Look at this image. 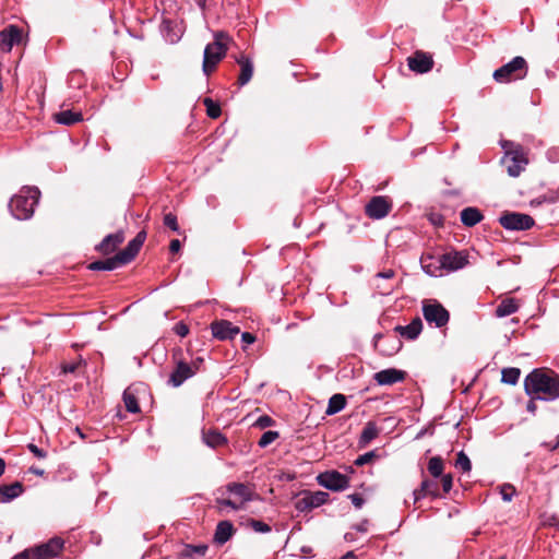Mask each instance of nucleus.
Wrapping results in <instances>:
<instances>
[{
    "label": "nucleus",
    "mask_w": 559,
    "mask_h": 559,
    "mask_svg": "<svg viewBox=\"0 0 559 559\" xmlns=\"http://www.w3.org/2000/svg\"><path fill=\"white\" fill-rule=\"evenodd\" d=\"M521 371L519 368H504L501 372V381L507 384L514 385L520 379Z\"/></svg>",
    "instance_id": "72a5a7b5"
},
{
    "label": "nucleus",
    "mask_w": 559,
    "mask_h": 559,
    "mask_svg": "<svg viewBox=\"0 0 559 559\" xmlns=\"http://www.w3.org/2000/svg\"><path fill=\"white\" fill-rule=\"evenodd\" d=\"M341 559H349V551H347L346 554H344V555L342 556V558H341Z\"/></svg>",
    "instance_id": "69168bd1"
},
{
    "label": "nucleus",
    "mask_w": 559,
    "mask_h": 559,
    "mask_svg": "<svg viewBox=\"0 0 559 559\" xmlns=\"http://www.w3.org/2000/svg\"><path fill=\"white\" fill-rule=\"evenodd\" d=\"M31 471L37 475H41L43 474V471H39V469H35V468H31Z\"/></svg>",
    "instance_id": "0e129e2a"
},
{
    "label": "nucleus",
    "mask_w": 559,
    "mask_h": 559,
    "mask_svg": "<svg viewBox=\"0 0 559 559\" xmlns=\"http://www.w3.org/2000/svg\"><path fill=\"white\" fill-rule=\"evenodd\" d=\"M22 492L23 486L19 481L0 487L2 502H10L11 500L17 498Z\"/></svg>",
    "instance_id": "393cba45"
},
{
    "label": "nucleus",
    "mask_w": 559,
    "mask_h": 559,
    "mask_svg": "<svg viewBox=\"0 0 559 559\" xmlns=\"http://www.w3.org/2000/svg\"><path fill=\"white\" fill-rule=\"evenodd\" d=\"M428 471L433 477H439L443 472V462L440 456H431L428 463Z\"/></svg>",
    "instance_id": "4c0bfd02"
},
{
    "label": "nucleus",
    "mask_w": 559,
    "mask_h": 559,
    "mask_svg": "<svg viewBox=\"0 0 559 559\" xmlns=\"http://www.w3.org/2000/svg\"><path fill=\"white\" fill-rule=\"evenodd\" d=\"M406 372L395 368H388L374 373V381L379 385H392L405 379Z\"/></svg>",
    "instance_id": "f3484780"
},
{
    "label": "nucleus",
    "mask_w": 559,
    "mask_h": 559,
    "mask_svg": "<svg viewBox=\"0 0 559 559\" xmlns=\"http://www.w3.org/2000/svg\"><path fill=\"white\" fill-rule=\"evenodd\" d=\"M56 122L64 126H71L82 120L81 112H74L72 110H62L53 115Z\"/></svg>",
    "instance_id": "cd10ccee"
},
{
    "label": "nucleus",
    "mask_w": 559,
    "mask_h": 559,
    "mask_svg": "<svg viewBox=\"0 0 559 559\" xmlns=\"http://www.w3.org/2000/svg\"><path fill=\"white\" fill-rule=\"evenodd\" d=\"M175 361V369L171 372L168 383L173 386H180L186 380L192 378L203 364V358L197 357L191 362L185 361L181 357V350L178 349L173 355Z\"/></svg>",
    "instance_id": "39448f33"
},
{
    "label": "nucleus",
    "mask_w": 559,
    "mask_h": 559,
    "mask_svg": "<svg viewBox=\"0 0 559 559\" xmlns=\"http://www.w3.org/2000/svg\"><path fill=\"white\" fill-rule=\"evenodd\" d=\"M39 190L37 188L24 187L10 202V210L17 219H27L33 215L34 207L38 202Z\"/></svg>",
    "instance_id": "7ed1b4c3"
},
{
    "label": "nucleus",
    "mask_w": 559,
    "mask_h": 559,
    "mask_svg": "<svg viewBox=\"0 0 559 559\" xmlns=\"http://www.w3.org/2000/svg\"><path fill=\"white\" fill-rule=\"evenodd\" d=\"M174 331L176 334H178L181 337H185L189 333V328L183 322H179L175 325Z\"/></svg>",
    "instance_id": "3c124183"
},
{
    "label": "nucleus",
    "mask_w": 559,
    "mask_h": 559,
    "mask_svg": "<svg viewBox=\"0 0 559 559\" xmlns=\"http://www.w3.org/2000/svg\"><path fill=\"white\" fill-rule=\"evenodd\" d=\"M11 559H31L29 556L27 555L26 550H23L21 551L20 554L15 555L13 558Z\"/></svg>",
    "instance_id": "bf43d9fd"
},
{
    "label": "nucleus",
    "mask_w": 559,
    "mask_h": 559,
    "mask_svg": "<svg viewBox=\"0 0 559 559\" xmlns=\"http://www.w3.org/2000/svg\"><path fill=\"white\" fill-rule=\"evenodd\" d=\"M78 366H79V364H76V362L63 364L62 371H63V373H72L76 370Z\"/></svg>",
    "instance_id": "864d4df0"
},
{
    "label": "nucleus",
    "mask_w": 559,
    "mask_h": 559,
    "mask_svg": "<svg viewBox=\"0 0 559 559\" xmlns=\"http://www.w3.org/2000/svg\"><path fill=\"white\" fill-rule=\"evenodd\" d=\"M374 347L382 354L391 356L401 348V342L395 336L384 337L376 334L373 337Z\"/></svg>",
    "instance_id": "6ab92c4d"
},
{
    "label": "nucleus",
    "mask_w": 559,
    "mask_h": 559,
    "mask_svg": "<svg viewBox=\"0 0 559 559\" xmlns=\"http://www.w3.org/2000/svg\"><path fill=\"white\" fill-rule=\"evenodd\" d=\"M317 479L322 487L330 490L343 489L347 484L346 477L335 471L321 473Z\"/></svg>",
    "instance_id": "2eb2a0df"
},
{
    "label": "nucleus",
    "mask_w": 559,
    "mask_h": 559,
    "mask_svg": "<svg viewBox=\"0 0 559 559\" xmlns=\"http://www.w3.org/2000/svg\"><path fill=\"white\" fill-rule=\"evenodd\" d=\"M438 262L441 264L442 270L455 272L468 264V255L463 251L448 252L442 254Z\"/></svg>",
    "instance_id": "f8f14e48"
},
{
    "label": "nucleus",
    "mask_w": 559,
    "mask_h": 559,
    "mask_svg": "<svg viewBox=\"0 0 559 559\" xmlns=\"http://www.w3.org/2000/svg\"><path fill=\"white\" fill-rule=\"evenodd\" d=\"M211 330L213 335L218 340L233 338L239 333V328L226 320L214 321L211 324Z\"/></svg>",
    "instance_id": "a211bd4d"
},
{
    "label": "nucleus",
    "mask_w": 559,
    "mask_h": 559,
    "mask_svg": "<svg viewBox=\"0 0 559 559\" xmlns=\"http://www.w3.org/2000/svg\"><path fill=\"white\" fill-rule=\"evenodd\" d=\"M423 330V322L419 317L412 320V322L405 326L397 325L395 331L407 340H415L418 337Z\"/></svg>",
    "instance_id": "4be33fe9"
},
{
    "label": "nucleus",
    "mask_w": 559,
    "mask_h": 559,
    "mask_svg": "<svg viewBox=\"0 0 559 559\" xmlns=\"http://www.w3.org/2000/svg\"><path fill=\"white\" fill-rule=\"evenodd\" d=\"M227 40L228 36L223 32H218L214 35V41L205 47L202 64L205 75H211L226 56L228 50Z\"/></svg>",
    "instance_id": "20e7f679"
},
{
    "label": "nucleus",
    "mask_w": 559,
    "mask_h": 559,
    "mask_svg": "<svg viewBox=\"0 0 559 559\" xmlns=\"http://www.w3.org/2000/svg\"><path fill=\"white\" fill-rule=\"evenodd\" d=\"M502 147L506 151L502 164L506 166L508 174L511 177L520 176L528 163L523 148L507 141L502 143Z\"/></svg>",
    "instance_id": "423d86ee"
},
{
    "label": "nucleus",
    "mask_w": 559,
    "mask_h": 559,
    "mask_svg": "<svg viewBox=\"0 0 559 559\" xmlns=\"http://www.w3.org/2000/svg\"><path fill=\"white\" fill-rule=\"evenodd\" d=\"M239 64H240V68H241V71H240V75H239V83L241 85H245L247 84L251 78H252V74H253V66H252V62L248 59V58H241L240 60H238Z\"/></svg>",
    "instance_id": "c756f323"
},
{
    "label": "nucleus",
    "mask_w": 559,
    "mask_h": 559,
    "mask_svg": "<svg viewBox=\"0 0 559 559\" xmlns=\"http://www.w3.org/2000/svg\"><path fill=\"white\" fill-rule=\"evenodd\" d=\"M455 466L463 472H469L472 468V463L469 461V456H457L455 462Z\"/></svg>",
    "instance_id": "de8ad7c7"
},
{
    "label": "nucleus",
    "mask_w": 559,
    "mask_h": 559,
    "mask_svg": "<svg viewBox=\"0 0 559 559\" xmlns=\"http://www.w3.org/2000/svg\"><path fill=\"white\" fill-rule=\"evenodd\" d=\"M234 534V526L229 521H222L217 524L214 534V542L218 545L227 543Z\"/></svg>",
    "instance_id": "5701e85b"
},
{
    "label": "nucleus",
    "mask_w": 559,
    "mask_h": 559,
    "mask_svg": "<svg viewBox=\"0 0 559 559\" xmlns=\"http://www.w3.org/2000/svg\"><path fill=\"white\" fill-rule=\"evenodd\" d=\"M526 409H527L530 413H532V414H534V413H535V411H536L535 400H533V399H532V400L527 403V405H526Z\"/></svg>",
    "instance_id": "13d9d810"
},
{
    "label": "nucleus",
    "mask_w": 559,
    "mask_h": 559,
    "mask_svg": "<svg viewBox=\"0 0 559 559\" xmlns=\"http://www.w3.org/2000/svg\"><path fill=\"white\" fill-rule=\"evenodd\" d=\"M329 498V493L324 491H305L302 497L296 501V509L305 512L323 506Z\"/></svg>",
    "instance_id": "9b49d317"
},
{
    "label": "nucleus",
    "mask_w": 559,
    "mask_h": 559,
    "mask_svg": "<svg viewBox=\"0 0 559 559\" xmlns=\"http://www.w3.org/2000/svg\"><path fill=\"white\" fill-rule=\"evenodd\" d=\"M526 74V61L523 57H514L510 62L503 64L493 72V79L498 83H509L513 80L523 79Z\"/></svg>",
    "instance_id": "0eeeda50"
},
{
    "label": "nucleus",
    "mask_w": 559,
    "mask_h": 559,
    "mask_svg": "<svg viewBox=\"0 0 559 559\" xmlns=\"http://www.w3.org/2000/svg\"><path fill=\"white\" fill-rule=\"evenodd\" d=\"M249 524L257 533L265 534L271 532V526L262 521L251 520Z\"/></svg>",
    "instance_id": "a18cd8bd"
},
{
    "label": "nucleus",
    "mask_w": 559,
    "mask_h": 559,
    "mask_svg": "<svg viewBox=\"0 0 559 559\" xmlns=\"http://www.w3.org/2000/svg\"><path fill=\"white\" fill-rule=\"evenodd\" d=\"M519 309V304L514 298L503 299L498 307L496 308V316L499 318H503L516 312Z\"/></svg>",
    "instance_id": "a878e982"
},
{
    "label": "nucleus",
    "mask_w": 559,
    "mask_h": 559,
    "mask_svg": "<svg viewBox=\"0 0 559 559\" xmlns=\"http://www.w3.org/2000/svg\"><path fill=\"white\" fill-rule=\"evenodd\" d=\"M441 484H442L443 491L445 493H448L451 490L452 484H453L452 475L451 474L443 475L441 478Z\"/></svg>",
    "instance_id": "8fccbe9b"
},
{
    "label": "nucleus",
    "mask_w": 559,
    "mask_h": 559,
    "mask_svg": "<svg viewBox=\"0 0 559 559\" xmlns=\"http://www.w3.org/2000/svg\"><path fill=\"white\" fill-rule=\"evenodd\" d=\"M28 449H29V451H31V452H33L34 454H40V453H39V451H38V449H37V447H36V445H34V444H29V445H28Z\"/></svg>",
    "instance_id": "052dcab7"
},
{
    "label": "nucleus",
    "mask_w": 559,
    "mask_h": 559,
    "mask_svg": "<svg viewBox=\"0 0 559 559\" xmlns=\"http://www.w3.org/2000/svg\"><path fill=\"white\" fill-rule=\"evenodd\" d=\"M124 240L122 231L108 235L97 247L98 251L103 254H109L114 252L120 243Z\"/></svg>",
    "instance_id": "412c9836"
},
{
    "label": "nucleus",
    "mask_w": 559,
    "mask_h": 559,
    "mask_svg": "<svg viewBox=\"0 0 559 559\" xmlns=\"http://www.w3.org/2000/svg\"><path fill=\"white\" fill-rule=\"evenodd\" d=\"M483 214L477 207H465L461 212V222L467 227H473L483 219Z\"/></svg>",
    "instance_id": "b1692460"
},
{
    "label": "nucleus",
    "mask_w": 559,
    "mask_h": 559,
    "mask_svg": "<svg viewBox=\"0 0 559 559\" xmlns=\"http://www.w3.org/2000/svg\"><path fill=\"white\" fill-rule=\"evenodd\" d=\"M205 107H206V114L209 117L216 119L221 116V107L217 103L212 100L211 98L206 97L203 100Z\"/></svg>",
    "instance_id": "ea45409f"
},
{
    "label": "nucleus",
    "mask_w": 559,
    "mask_h": 559,
    "mask_svg": "<svg viewBox=\"0 0 559 559\" xmlns=\"http://www.w3.org/2000/svg\"><path fill=\"white\" fill-rule=\"evenodd\" d=\"M346 405V396L343 394H334L328 404V408L325 411L326 415H333L342 411Z\"/></svg>",
    "instance_id": "7c9ffc66"
},
{
    "label": "nucleus",
    "mask_w": 559,
    "mask_h": 559,
    "mask_svg": "<svg viewBox=\"0 0 559 559\" xmlns=\"http://www.w3.org/2000/svg\"><path fill=\"white\" fill-rule=\"evenodd\" d=\"M229 493L234 495L236 499L243 506L246 502L252 500V490L245 484L230 483L226 486Z\"/></svg>",
    "instance_id": "aec40b11"
},
{
    "label": "nucleus",
    "mask_w": 559,
    "mask_h": 559,
    "mask_svg": "<svg viewBox=\"0 0 559 559\" xmlns=\"http://www.w3.org/2000/svg\"><path fill=\"white\" fill-rule=\"evenodd\" d=\"M391 202L385 197H373L366 205V214L373 219L385 217L391 211Z\"/></svg>",
    "instance_id": "4468645a"
},
{
    "label": "nucleus",
    "mask_w": 559,
    "mask_h": 559,
    "mask_svg": "<svg viewBox=\"0 0 559 559\" xmlns=\"http://www.w3.org/2000/svg\"><path fill=\"white\" fill-rule=\"evenodd\" d=\"M216 503L221 509L230 508L233 510H240L243 507L237 499L217 498Z\"/></svg>",
    "instance_id": "a19ab883"
},
{
    "label": "nucleus",
    "mask_w": 559,
    "mask_h": 559,
    "mask_svg": "<svg viewBox=\"0 0 559 559\" xmlns=\"http://www.w3.org/2000/svg\"><path fill=\"white\" fill-rule=\"evenodd\" d=\"M499 223L508 230H527L533 227L534 219L524 213L508 212L499 217Z\"/></svg>",
    "instance_id": "1a4fd4ad"
},
{
    "label": "nucleus",
    "mask_w": 559,
    "mask_h": 559,
    "mask_svg": "<svg viewBox=\"0 0 559 559\" xmlns=\"http://www.w3.org/2000/svg\"><path fill=\"white\" fill-rule=\"evenodd\" d=\"M500 493L502 499L507 502L512 500L513 495L515 493V488L511 484H503L500 487Z\"/></svg>",
    "instance_id": "c03bdc74"
},
{
    "label": "nucleus",
    "mask_w": 559,
    "mask_h": 559,
    "mask_svg": "<svg viewBox=\"0 0 559 559\" xmlns=\"http://www.w3.org/2000/svg\"><path fill=\"white\" fill-rule=\"evenodd\" d=\"M146 238L145 231H140L127 246L126 249L118 252L115 257L104 261H95L90 264L91 270H107L111 271L120 265L127 264L132 261L139 253Z\"/></svg>",
    "instance_id": "f03ea898"
},
{
    "label": "nucleus",
    "mask_w": 559,
    "mask_h": 559,
    "mask_svg": "<svg viewBox=\"0 0 559 559\" xmlns=\"http://www.w3.org/2000/svg\"><path fill=\"white\" fill-rule=\"evenodd\" d=\"M423 314L429 324H435L437 328L444 326L450 319L449 311L435 299L423 301Z\"/></svg>",
    "instance_id": "6e6552de"
},
{
    "label": "nucleus",
    "mask_w": 559,
    "mask_h": 559,
    "mask_svg": "<svg viewBox=\"0 0 559 559\" xmlns=\"http://www.w3.org/2000/svg\"><path fill=\"white\" fill-rule=\"evenodd\" d=\"M407 62L409 69L417 73H426L430 71L433 66L431 56L423 51H416L407 59Z\"/></svg>",
    "instance_id": "dca6fc26"
},
{
    "label": "nucleus",
    "mask_w": 559,
    "mask_h": 559,
    "mask_svg": "<svg viewBox=\"0 0 559 559\" xmlns=\"http://www.w3.org/2000/svg\"><path fill=\"white\" fill-rule=\"evenodd\" d=\"M241 340L245 344L250 345L255 341V337L251 333L245 332L241 335Z\"/></svg>",
    "instance_id": "5fc2aeb1"
},
{
    "label": "nucleus",
    "mask_w": 559,
    "mask_h": 559,
    "mask_svg": "<svg viewBox=\"0 0 559 559\" xmlns=\"http://www.w3.org/2000/svg\"><path fill=\"white\" fill-rule=\"evenodd\" d=\"M204 440L213 449L218 448L226 442V439L216 431L205 433Z\"/></svg>",
    "instance_id": "58836bf2"
},
{
    "label": "nucleus",
    "mask_w": 559,
    "mask_h": 559,
    "mask_svg": "<svg viewBox=\"0 0 559 559\" xmlns=\"http://www.w3.org/2000/svg\"><path fill=\"white\" fill-rule=\"evenodd\" d=\"M376 456H358L357 460L354 462L357 466H362L365 464H368L374 459Z\"/></svg>",
    "instance_id": "603ef678"
},
{
    "label": "nucleus",
    "mask_w": 559,
    "mask_h": 559,
    "mask_svg": "<svg viewBox=\"0 0 559 559\" xmlns=\"http://www.w3.org/2000/svg\"><path fill=\"white\" fill-rule=\"evenodd\" d=\"M278 436L280 435L277 431L269 430L261 436V438L258 441V444L261 448H265L266 445L274 442L278 438Z\"/></svg>",
    "instance_id": "79ce46f5"
},
{
    "label": "nucleus",
    "mask_w": 559,
    "mask_h": 559,
    "mask_svg": "<svg viewBox=\"0 0 559 559\" xmlns=\"http://www.w3.org/2000/svg\"><path fill=\"white\" fill-rule=\"evenodd\" d=\"M558 447H559V436H558V439H557L556 443H555V444H552L551 447H549L547 450H549V451H554V450H556Z\"/></svg>",
    "instance_id": "e2e57ef3"
},
{
    "label": "nucleus",
    "mask_w": 559,
    "mask_h": 559,
    "mask_svg": "<svg viewBox=\"0 0 559 559\" xmlns=\"http://www.w3.org/2000/svg\"><path fill=\"white\" fill-rule=\"evenodd\" d=\"M31 559H50L45 544L25 549Z\"/></svg>",
    "instance_id": "c9c22d12"
},
{
    "label": "nucleus",
    "mask_w": 559,
    "mask_h": 559,
    "mask_svg": "<svg viewBox=\"0 0 559 559\" xmlns=\"http://www.w3.org/2000/svg\"><path fill=\"white\" fill-rule=\"evenodd\" d=\"M370 495L367 493H352V504L355 506V508L360 509L369 499Z\"/></svg>",
    "instance_id": "49530a36"
},
{
    "label": "nucleus",
    "mask_w": 559,
    "mask_h": 559,
    "mask_svg": "<svg viewBox=\"0 0 559 559\" xmlns=\"http://www.w3.org/2000/svg\"><path fill=\"white\" fill-rule=\"evenodd\" d=\"M123 402L126 408L131 413H139L140 407L138 404V399L135 394L133 393L131 388H128L123 393Z\"/></svg>",
    "instance_id": "473e14b6"
},
{
    "label": "nucleus",
    "mask_w": 559,
    "mask_h": 559,
    "mask_svg": "<svg viewBox=\"0 0 559 559\" xmlns=\"http://www.w3.org/2000/svg\"><path fill=\"white\" fill-rule=\"evenodd\" d=\"M180 247H181V243L178 239H173L170 241V245H169V250L173 252V253H176L180 250Z\"/></svg>",
    "instance_id": "6e6d98bb"
},
{
    "label": "nucleus",
    "mask_w": 559,
    "mask_h": 559,
    "mask_svg": "<svg viewBox=\"0 0 559 559\" xmlns=\"http://www.w3.org/2000/svg\"><path fill=\"white\" fill-rule=\"evenodd\" d=\"M23 38V31L20 27L9 25L0 32V49L9 52L13 46L22 44Z\"/></svg>",
    "instance_id": "ddd939ff"
},
{
    "label": "nucleus",
    "mask_w": 559,
    "mask_h": 559,
    "mask_svg": "<svg viewBox=\"0 0 559 559\" xmlns=\"http://www.w3.org/2000/svg\"><path fill=\"white\" fill-rule=\"evenodd\" d=\"M372 285L374 290L381 296H389L393 293L397 283L395 272L392 269L384 270L373 276Z\"/></svg>",
    "instance_id": "9d476101"
},
{
    "label": "nucleus",
    "mask_w": 559,
    "mask_h": 559,
    "mask_svg": "<svg viewBox=\"0 0 559 559\" xmlns=\"http://www.w3.org/2000/svg\"><path fill=\"white\" fill-rule=\"evenodd\" d=\"M524 390L533 400L555 401L559 397V374L552 370L534 369L524 379Z\"/></svg>",
    "instance_id": "f257e3e1"
},
{
    "label": "nucleus",
    "mask_w": 559,
    "mask_h": 559,
    "mask_svg": "<svg viewBox=\"0 0 559 559\" xmlns=\"http://www.w3.org/2000/svg\"><path fill=\"white\" fill-rule=\"evenodd\" d=\"M275 424L274 419L267 415L260 416L254 423L253 427L259 429H265L272 427Z\"/></svg>",
    "instance_id": "37998d69"
},
{
    "label": "nucleus",
    "mask_w": 559,
    "mask_h": 559,
    "mask_svg": "<svg viewBox=\"0 0 559 559\" xmlns=\"http://www.w3.org/2000/svg\"><path fill=\"white\" fill-rule=\"evenodd\" d=\"M209 547L204 544L202 545H187L181 552L182 557L193 558L194 556L202 557L206 554Z\"/></svg>",
    "instance_id": "f704fd0d"
},
{
    "label": "nucleus",
    "mask_w": 559,
    "mask_h": 559,
    "mask_svg": "<svg viewBox=\"0 0 559 559\" xmlns=\"http://www.w3.org/2000/svg\"><path fill=\"white\" fill-rule=\"evenodd\" d=\"M378 436V428L374 423L369 421L358 440L359 449L367 447Z\"/></svg>",
    "instance_id": "c85d7f7f"
},
{
    "label": "nucleus",
    "mask_w": 559,
    "mask_h": 559,
    "mask_svg": "<svg viewBox=\"0 0 559 559\" xmlns=\"http://www.w3.org/2000/svg\"><path fill=\"white\" fill-rule=\"evenodd\" d=\"M421 267L425 273H427L430 276H439L441 275L440 271L442 270L441 264L438 262L436 264L433 262L432 257H427L421 259Z\"/></svg>",
    "instance_id": "2f4dec72"
},
{
    "label": "nucleus",
    "mask_w": 559,
    "mask_h": 559,
    "mask_svg": "<svg viewBox=\"0 0 559 559\" xmlns=\"http://www.w3.org/2000/svg\"><path fill=\"white\" fill-rule=\"evenodd\" d=\"M164 224L166 226H168L169 228H171L173 230H177L178 229L177 217L174 214H171V213H168V214L165 215Z\"/></svg>",
    "instance_id": "09e8293b"
},
{
    "label": "nucleus",
    "mask_w": 559,
    "mask_h": 559,
    "mask_svg": "<svg viewBox=\"0 0 559 559\" xmlns=\"http://www.w3.org/2000/svg\"><path fill=\"white\" fill-rule=\"evenodd\" d=\"M46 548L48 549V554L50 558H53L59 555L63 547V540L59 537L50 538L47 543H44Z\"/></svg>",
    "instance_id": "e433bc0d"
},
{
    "label": "nucleus",
    "mask_w": 559,
    "mask_h": 559,
    "mask_svg": "<svg viewBox=\"0 0 559 559\" xmlns=\"http://www.w3.org/2000/svg\"><path fill=\"white\" fill-rule=\"evenodd\" d=\"M415 500H419L420 498L430 495L432 497H438V483L435 480L425 479L421 483V486L419 489L415 490Z\"/></svg>",
    "instance_id": "bb28decb"
},
{
    "label": "nucleus",
    "mask_w": 559,
    "mask_h": 559,
    "mask_svg": "<svg viewBox=\"0 0 559 559\" xmlns=\"http://www.w3.org/2000/svg\"><path fill=\"white\" fill-rule=\"evenodd\" d=\"M366 454L371 455V454H374V452L370 451V452H367Z\"/></svg>",
    "instance_id": "338daca9"
},
{
    "label": "nucleus",
    "mask_w": 559,
    "mask_h": 559,
    "mask_svg": "<svg viewBox=\"0 0 559 559\" xmlns=\"http://www.w3.org/2000/svg\"><path fill=\"white\" fill-rule=\"evenodd\" d=\"M369 525L368 520H364L360 524L356 525V530L359 532H367Z\"/></svg>",
    "instance_id": "4d7b16f0"
},
{
    "label": "nucleus",
    "mask_w": 559,
    "mask_h": 559,
    "mask_svg": "<svg viewBox=\"0 0 559 559\" xmlns=\"http://www.w3.org/2000/svg\"><path fill=\"white\" fill-rule=\"evenodd\" d=\"M4 468H5V463H4V461L0 457V476L4 473Z\"/></svg>",
    "instance_id": "680f3d73"
}]
</instances>
